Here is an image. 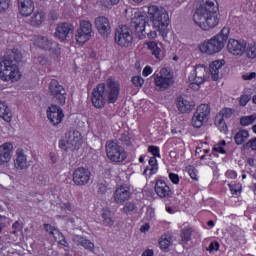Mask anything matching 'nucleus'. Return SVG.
I'll return each mask as SVG.
<instances>
[{
	"mask_svg": "<svg viewBox=\"0 0 256 256\" xmlns=\"http://www.w3.org/2000/svg\"><path fill=\"white\" fill-rule=\"evenodd\" d=\"M228 177H230V179H235L237 177V172L230 170L227 172L226 174Z\"/></svg>",
	"mask_w": 256,
	"mask_h": 256,
	"instance_id": "62",
	"label": "nucleus"
},
{
	"mask_svg": "<svg viewBox=\"0 0 256 256\" xmlns=\"http://www.w3.org/2000/svg\"><path fill=\"white\" fill-rule=\"evenodd\" d=\"M50 160L52 163H57V157H55V154L50 153Z\"/></svg>",
	"mask_w": 256,
	"mask_h": 256,
	"instance_id": "64",
	"label": "nucleus"
},
{
	"mask_svg": "<svg viewBox=\"0 0 256 256\" xmlns=\"http://www.w3.org/2000/svg\"><path fill=\"white\" fill-rule=\"evenodd\" d=\"M169 179H170V181H172V183H174V185H179V175H177L175 173H170Z\"/></svg>",
	"mask_w": 256,
	"mask_h": 256,
	"instance_id": "54",
	"label": "nucleus"
},
{
	"mask_svg": "<svg viewBox=\"0 0 256 256\" xmlns=\"http://www.w3.org/2000/svg\"><path fill=\"white\" fill-rule=\"evenodd\" d=\"M150 227H151V226H149V223H146V224H144V225L141 226L140 231H141L142 233H147V231H149Z\"/></svg>",
	"mask_w": 256,
	"mask_h": 256,
	"instance_id": "61",
	"label": "nucleus"
},
{
	"mask_svg": "<svg viewBox=\"0 0 256 256\" xmlns=\"http://www.w3.org/2000/svg\"><path fill=\"white\" fill-rule=\"evenodd\" d=\"M217 11H219L217 0H201L200 7L193 15V21L204 31H209L219 25Z\"/></svg>",
	"mask_w": 256,
	"mask_h": 256,
	"instance_id": "2",
	"label": "nucleus"
},
{
	"mask_svg": "<svg viewBox=\"0 0 256 256\" xmlns=\"http://www.w3.org/2000/svg\"><path fill=\"white\" fill-rule=\"evenodd\" d=\"M72 241L75 243V245H81V247H84V249H87V251H93V249H95V244H93V242L90 240L85 239L83 236L74 235L72 237Z\"/></svg>",
	"mask_w": 256,
	"mask_h": 256,
	"instance_id": "25",
	"label": "nucleus"
},
{
	"mask_svg": "<svg viewBox=\"0 0 256 256\" xmlns=\"http://www.w3.org/2000/svg\"><path fill=\"white\" fill-rule=\"evenodd\" d=\"M157 91H167L173 85V72L167 68H162L160 72L153 75Z\"/></svg>",
	"mask_w": 256,
	"mask_h": 256,
	"instance_id": "6",
	"label": "nucleus"
},
{
	"mask_svg": "<svg viewBox=\"0 0 256 256\" xmlns=\"http://www.w3.org/2000/svg\"><path fill=\"white\" fill-rule=\"evenodd\" d=\"M75 27L69 22H61L55 28L54 37L59 39L61 43H65L73 35Z\"/></svg>",
	"mask_w": 256,
	"mask_h": 256,
	"instance_id": "12",
	"label": "nucleus"
},
{
	"mask_svg": "<svg viewBox=\"0 0 256 256\" xmlns=\"http://www.w3.org/2000/svg\"><path fill=\"white\" fill-rule=\"evenodd\" d=\"M137 211H139V208L135 202H127L122 209V212L125 213V215H135Z\"/></svg>",
	"mask_w": 256,
	"mask_h": 256,
	"instance_id": "32",
	"label": "nucleus"
},
{
	"mask_svg": "<svg viewBox=\"0 0 256 256\" xmlns=\"http://www.w3.org/2000/svg\"><path fill=\"white\" fill-rule=\"evenodd\" d=\"M113 198L117 205H122L125 201H129L131 199V187L127 184L118 186L114 192Z\"/></svg>",
	"mask_w": 256,
	"mask_h": 256,
	"instance_id": "16",
	"label": "nucleus"
},
{
	"mask_svg": "<svg viewBox=\"0 0 256 256\" xmlns=\"http://www.w3.org/2000/svg\"><path fill=\"white\" fill-rule=\"evenodd\" d=\"M59 147L60 149H69V147L67 146V138L65 140H60Z\"/></svg>",
	"mask_w": 256,
	"mask_h": 256,
	"instance_id": "60",
	"label": "nucleus"
},
{
	"mask_svg": "<svg viewBox=\"0 0 256 256\" xmlns=\"http://www.w3.org/2000/svg\"><path fill=\"white\" fill-rule=\"evenodd\" d=\"M247 103H249V96H241L240 97V105H242V107H245V105H247Z\"/></svg>",
	"mask_w": 256,
	"mask_h": 256,
	"instance_id": "59",
	"label": "nucleus"
},
{
	"mask_svg": "<svg viewBox=\"0 0 256 256\" xmlns=\"http://www.w3.org/2000/svg\"><path fill=\"white\" fill-rule=\"evenodd\" d=\"M47 113L48 119L53 125H59V123L63 121V117H65L63 109L57 106V104H52L51 107L48 108Z\"/></svg>",
	"mask_w": 256,
	"mask_h": 256,
	"instance_id": "18",
	"label": "nucleus"
},
{
	"mask_svg": "<svg viewBox=\"0 0 256 256\" xmlns=\"http://www.w3.org/2000/svg\"><path fill=\"white\" fill-rule=\"evenodd\" d=\"M173 240V237L171 234H164L161 236L159 240L160 249H163L164 251L169 249L171 246V241Z\"/></svg>",
	"mask_w": 256,
	"mask_h": 256,
	"instance_id": "31",
	"label": "nucleus"
},
{
	"mask_svg": "<svg viewBox=\"0 0 256 256\" xmlns=\"http://www.w3.org/2000/svg\"><path fill=\"white\" fill-rule=\"evenodd\" d=\"M132 83L135 85V87H143V83H145V80H143V77L141 76H134L132 78Z\"/></svg>",
	"mask_w": 256,
	"mask_h": 256,
	"instance_id": "45",
	"label": "nucleus"
},
{
	"mask_svg": "<svg viewBox=\"0 0 256 256\" xmlns=\"http://www.w3.org/2000/svg\"><path fill=\"white\" fill-rule=\"evenodd\" d=\"M43 21H45V13L36 12L32 15V17L30 18L28 23L32 27H39V25H41V23H43Z\"/></svg>",
	"mask_w": 256,
	"mask_h": 256,
	"instance_id": "26",
	"label": "nucleus"
},
{
	"mask_svg": "<svg viewBox=\"0 0 256 256\" xmlns=\"http://www.w3.org/2000/svg\"><path fill=\"white\" fill-rule=\"evenodd\" d=\"M229 189L232 195H237L241 191V184H229Z\"/></svg>",
	"mask_w": 256,
	"mask_h": 256,
	"instance_id": "47",
	"label": "nucleus"
},
{
	"mask_svg": "<svg viewBox=\"0 0 256 256\" xmlns=\"http://www.w3.org/2000/svg\"><path fill=\"white\" fill-rule=\"evenodd\" d=\"M11 0H0V13L9 9V3Z\"/></svg>",
	"mask_w": 256,
	"mask_h": 256,
	"instance_id": "50",
	"label": "nucleus"
},
{
	"mask_svg": "<svg viewBox=\"0 0 256 256\" xmlns=\"http://www.w3.org/2000/svg\"><path fill=\"white\" fill-rule=\"evenodd\" d=\"M121 93V84L112 78H108L105 83L98 84L92 91L91 101L96 109H103L105 103H117Z\"/></svg>",
	"mask_w": 256,
	"mask_h": 256,
	"instance_id": "1",
	"label": "nucleus"
},
{
	"mask_svg": "<svg viewBox=\"0 0 256 256\" xmlns=\"http://www.w3.org/2000/svg\"><path fill=\"white\" fill-rule=\"evenodd\" d=\"M78 31H83L84 33H88V35H91V33H93V24L87 20H81Z\"/></svg>",
	"mask_w": 256,
	"mask_h": 256,
	"instance_id": "37",
	"label": "nucleus"
},
{
	"mask_svg": "<svg viewBox=\"0 0 256 256\" xmlns=\"http://www.w3.org/2000/svg\"><path fill=\"white\" fill-rule=\"evenodd\" d=\"M120 141H122V143H124V145H127L128 147H130L131 145V137L129 136L128 132H125L122 134Z\"/></svg>",
	"mask_w": 256,
	"mask_h": 256,
	"instance_id": "46",
	"label": "nucleus"
},
{
	"mask_svg": "<svg viewBox=\"0 0 256 256\" xmlns=\"http://www.w3.org/2000/svg\"><path fill=\"white\" fill-rule=\"evenodd\" d=\"M23 62V54L19 49H8L2 61H0V79L7 81L11 79L12 81H17L21 75L19 74V63Z\"/></svg>",
	"mask_w": 256,
	"mask_h": 256,
	"instance_id": "3",
	"label": "nucleus"
},
{
	"mask_svg": "<svg viewBox=\"0 0 256 256\" xmlns=\"http://www.w3.org/2000/svg\"><path fill=\"white\" fill-rule=\"evenodd\" d=\"M94 25L101 37L104 39H108L109 35H111V22L109 18L105 16H98L94 20Z\"/></svg>",
	"mask_w": 256,
	"mask_h": 256,
	"instance_id": "13",
	"label": "nucleus"
},
{
	"mask_svg": "<svg viewBox=\"0 0 256 256\" xmlns=\"http://www.w3.org/2000/svg\"><path fill=\"white\" fill-rule=\"evenodd\" d=\"M145 25H147L145 16L135 14L131 22V27L133 28L134 35H136L138 39H145Z\"/></svg>",
	"mask_w": 256,
	"mask_h": 256,
	"instance_id": "14",
	"label": "nucleus"
},
{
	"mask_svg": "<svg viewBox=\"0 0 256 256\" xmlns=\"http://www.w3.org/2000/svg\"><path fill=\"white\" fill-rule=\"evenodd\" d=\"M49 94L53 101L58 105L63 106L67 102V92L65 91V87H63V85L56 79H52L49 83Z\"/></svg>",
	"mask_w": 256,
	"mask_h": 256,
	"instance_id": "9",
	"label": "nucleus"
},
{
	"mask_svg": "<svg viewBox=\"0 0 256 256\" xmlns=\"http://www.w3.org/2000/svg\"><path fill=\"white\" fill-rule=\"evenodd\" d=\"M191 233H193L191 228L183 229L182 230V232H181V239H182L183 243H189V241L191 239Z\"/></svg>",
	"mask_w": 256,
	"mask_h": 256,
	"instance_id": "41",
	"label": "nucleus"
},
{
	"mask_svg": "<svg viewBox=\"0 0 256 256\" xmlns=\"http://www.w3.org/2000/svg\"><path fill=\"white\" fill-rule=\"evenodd\" d=\"M246 55L249 59H255L256 57V44H250L245 49Z\"/></svg>",
	"mask_w": 256,
	"mask_h": 256,
	"instance_id": "40",
	"label": "nucleus"
},
{
	"mask_svg": "<svg viewBox=\"0 0 256 256\" xmlns=\"http://www.w3.org/2000/svg\"><path fill=\"white\" fill-rule=\"evenodd\" d=\"M209 115H211V107L209 104L199 105L192 117L193 127H196L197 129L203 127V123L209 121Z\"/></svg>",
	"mask_w": 256,
	"mask_h": 256,
	"instance_id": "10",
	"label": "nucleus"
},
{
	"mask_svg": "<svg viewBox=\"0 0 256 256\" xmlns=\"http://www.w3.org/2000/svg\"><path fill=\"white\" fill-rule=\"evenodd\" d=\"M247 139H249V131L247 130H241L237 132L234 136V141L236 145H243V143H245Z\"/></svg>",
	"mask_w": 256,
	"mask_h": 256,
	"instance_id": "29",
	"label": "nucleus"
},
{
	"mask_svg": "<svg viewBox=\"0 0 256 256\" xmlns=\"http://www.w3.org/2000/svg\"><path fill=\"white\" fill-rule=\"evenodd\" d=\"M215 125L218 127L219 131L227 133V124L225 123V118L222 115L217 114L215 117Z\"/></svg>",
	"mask_w": 256,
	"mask_h": 256,
	"instance_id": "35",
	"label": "nucleus"
},
{
	"mask_svg": "<svg viewBox=\"0 0 256 256\" xmlns=\"http://www.w3.org/2000/svg\"><path fill=\"white\" fill-rule=\"evenodd\" d=\"M149 165H150V168H149V171H150V175H155V173H157V158L155 157H151L149 159Z\"/></svg>",
	"mask_w": 256,
	"mask_h": 256,
	"instance_id": "42",
	"label": "nucleus"
},
{
	"mask_svg": "<svg viewBox=\"0 0 256 256\" xmlns=\"http://www.w3.org/2000/svg\"><path fill=\"white\" fill-rule=\"evenodd\" d=\"M142 256H153V250H146V251H144Z\"/></svg>",
	"mask_w": 256,
	"mask_h": 256,
	"instance_id": "63",
	"label": "nucleus"
},
{
	"mask_svg": "<svg viewBox=\"0 0 256 256\" xmlns=\"http://www.w3.org/2000/svg\"><path fill=\"white\" fill-rule=\"evenodd\" d=\"M187 172L189 173L191 179H194L195 181H197V174L195 173V167L193 166L187 167Z\"/></svg>",
	"mask_w": 256,
	"mask_h": 256,
	"instance_id": "53",
	"label": "nucleus"
},
{
	"mask_svg": "<svg viewBox=\"0 0 256 256\" xmlns=\"http://www.w3.org/2000/svg\"><path fill=\"white\" fill-rule=\"evenodd\" d=\"M151 73H153V68H151V66H146L142 72V75L144 77H149V75H151Z\"/></svg>",
	"mask_w": 256,
	"mask_h": 256,
	"instance_id": "56",
	"label": "nucleus"
},
{
	"mask_svg": "<svg viewBox=\"0 0 256 256\" xmlns=\"http://www.w3.org/2000/svg\"><path fill=\"white\" fill-rule=\"evenodd\" d=\"M225 145H227V142H225V140L220 141L218 144H216L213 148V151H215L216 153H221L222 155H225Z\"/></svg>",
	"mask_w": 256,
	"mask_h": 256,
	"instance_id": "43",
	"label": "nucleus"
},
{
	"mask_svg": "<svg viewBox=\"0 0 256 256\" xmlns=\"http://www.w3.org/2000/svg\"><path fill=\"white\" fill-rule=\"evenodd\" d=\"M18 10L22 17H29L35 11V3L33 0H17Z\"/></svg>",
	"mask_w": 256,
	"mask_h": 256,
	"instance_id": "20",
	"label": "nucleus"
},
{
	"mask_svg": "<svg viewBox=\"0 0 256 256\" xmlns=\"http://www.w3.org/2000/svg\"><path fill=\"white\" fill-rule=\"evenodd\" d=\"M256 120V115L252 114L250 116H243L240 118V124L243 127H247L248 125H253V123H255Z\"/></svg>",
	"mask_w": 256,
	"mask_h": 256,
	"instance_id": "38",
	"label": "nucleus"
},
{
	"mask_svg": "<svg viewBox=\"0 0 256 256\" xmlns=\"http://www.w3.org/2000/svg\"><path fill=\"white\" fill-rule=\"evenodd\" d=\"M194 76L189 77V81H192L190 84L191 89H199V85L207 81L209 71L205 65H196L194 69Z\"/></svg>",
	"mask_w": 256,
	"mask_h": 256,
	"instance_id": "11",
	"label": "nucleus"
},
{
	"mask_svg": "<svg viewBox=\"0 0 256 256\" xmlns=\"http://www.w3.org/2000/svg\"><path fill=\"white\" fill-rule=\"evenodd\" d=\"M148 49H150L152 55H154L156 59H161L163 57V55H161V49L159 47V44H157V42L150 41L148 43Z\"/></svg>",
	"mask_w": 256,
	"mask_h": 256,
	"instance_id": "33",
	"label": "nucleus"
},
{
	"mask_svg": "<svg viewBox=\"0 0 256 256\" xmlns=\"http://www.w3.org/2000/svg\"><path fill=\"white\" fill-rule=\"evenodd\" d=\"M229 33H231V29L224 27L219 34L208 41H204L199 47L201 53H207V55L219 53L225 47V43L229 39Z\"/></svg>",
	"mask_w": 256,
	"mask_h": 256,
	"instance_id": "5",
	"label": "nucleus"
},
{
	"mask_svg": "<svg viewBox=\"0 0 256 256\" xmlns=\"http://www.w3.org/2000/svg\"><path fill=\"white\" fill-rule=\"evenodd\" d=\"M177 107L181 111V113H187V111H191V102L183 97H178Z\"/></svg>",
	"mask_w": 256,
	"mask_h": 256,
	"instance_id": "28",
	"label": "nucleus"
},
{
	"mask_svg": "<svg viewBox=\"0 0 256 256\" xmlns=\"http://www.w3.org/2000/svg\"><path fill=\"white\" fill-rule=\"evenodd\" d=\"M146 17L148 21H150L153 29L147 34L148 39H155L157 37V31L160 32L162 36L167 35L169 13L165 8L155 5L149 6Z\"/></svg>",
	"mask_w": 256,
	"mask_h": 256,
	"instance_id": "4",
	"label": "nucleus"
},
{
	"mask_svg": "<svg viewBox=\"0 0 256 256\" xmlns=\"http://www.w3.org/2000/svg\"><path fill=\"white\" fill-rule=\"evenodd\" d=\"M0 117L6 121V123H10L11 121V111L9 110V107L5 105V103L0 102Z\"/></svg>",
	"mask_w": 256,
	"mask_h": 256,
	"instance_id": "30",
	"label": "nucleus"
},
{
	"mask_svg": "<svg viewBox=\"0 0 256 256\" xmlns=\"http://www.w3.org/2000/svg\"><path fill=\"white\" fill-rule=\"evenodd\" d=\"M61 209H63L64 211H73V206L71 205L70 202H67V203L61 204Z\"/></svg>",
	"mask_w": 256,
	"mask_h": 256,
	"instance_id": "57",
	"label": "nucleus"
},
{
	"mask_svg": "<svg viewBox=\"0 0 256 256\" xmlns=\"http://www.w3.org/2000/svg\"><path fill=\"white\" fill-rule=\"evenodd\" d=\"M101 217L103 225H106L107 227H111L113 225V219H111V211L103 209Z\"/></svg>",
	"mask_w": 256,
	"mask_h": 256,
	"instance_id": "36",
	"label": "nucleus"
},
{
	"mask_svg": "<svg viewBox=\"0 0 256 256\" xmlns=\"http://www.w3.org/2000/svg\"><path fill=\"white\" fill-rule=\"evenodd\" d=\"M23 229V226H21V223L19 221L14 222L12 225V233L13 235H16L18 231H21Z\"/></svg>",
	"mask_w": 256,
	"mask_h": 256,
	"instance_id": "51",
	"label": "nucleus"
},
{
	"mask_svg": "<svg viewBox=\"0 0 256 256\" xmlns=\"http://www.w3.org/2000/svg\"><path fill=\"white\" fill-rule=\"evenodd\" d=\"M91 179V171L84 167H79L73 172V183L76 185L83 187V185H87L89 180Z\"/></svg>",
	"mask_w": 256,
	"mask_h": 256,
	"instance_id": "15",
	"label": "nucleus"
},
{
	"mask_svg": "<svg viewBox=\"0 0 256 256\" xmlns=\"http://www.w3.org/2000/svg\"><path fill=\"white\" fill-rule=\"evenodd\" d=\"M208 251H210V253L213 251H219V242H211Z\"/></svg>",
	"mask_w": 256,
	"mask_h": 256,
	"instance_id": "55",
	"label": "nucleus"
},
{
	"mask_svg": "<svg viewBox=\"0 0 256 256\" xmlns=\"http://www.w3.org/2000/svg\"><path fill=\"white\" fill-rule=\"evenodd\" d=\"M148 151H149V153H152V155H154V157H160L159 147H157V146H149L148 147Z\"/></svg>",
	"mask_w": 256,
	"mask_h": 256,
	"instance_id": "52",
	"label": "nucleus"
},
{
	"mask_svg": "<svg viewBox=\"0 0 256 256\" xmlns=\"http://www.w3.org/2000/svg\"><path fill=\"white\" fill-rule=\"evenodd\" d=\"M244 147L246 149H252V151H256V138L250 139Z\"/></svg>",
	"mask_w": 256,
	"mask_h": 256,
	"instance_id": "48",
	"label": "nucleus"
},
{
	"mask_svg": "<svg viewBox=\"0 0 256 256\" xmlns=\"http://www.w3.org/2000/svg\"><path fill=\"white\" fill-rule=\"evenodd\" d=\"M13 151V144L4 143L0 146V165H5L11 161V153Z\"/></svg>",
	"mask_w": 256,
	"mask_h": 256,
	"instance_id": "21",
	"label": "nucleus"
},
{
	"mask_svg": "<svg viewBox=\"0 0 256 256\" xmlns=\"http://www.w3.org/2000/svg\"><path fill=\"white\" fill-rule=\"evenodd\" d=\"M14 165L17 169L23 170L29 167V162H27V155L23 149H18L16 151V159L14 160Z\"/></svg>",
	"mask_w": 256,
	"mask_h": 256,
	"instance_id": "22",
	"label": "nucleus"
},
{
	"mask_svg": "<svg viewBox=\"0 0 256 256\" xmlns=\"http://www.w3.org/2000/svg\"><path fill=\"white\" fill-rule=\"evenodd\" d=\"M218 115H221L224 119H229L233 115V110H231V108H224L218 113Z\"/></svg>",
	"mask_w": 256,
	"mask_h": 256,
	"instance_id": "44",
	"label": "nucleus"
},
{
	"mask_svg": "<svg viewBox=\"0 0 256 256\" xmlns=\"http://www.w3.org/2000/svg\"><path fill=\"white\" fill-rule=\"evenodd\" d=\"M44 229L47 231V233H50V235H55V233H59L55 227H53L51 224H44Z\"/></svg>",
	"mask_w": 256,
	"mask_h": 256,
	"instance_id": "49",
	"label": "nucleus"
},
{
	"mask_svg": "<svg viewBox=\"0 0 256 256\" xmlns=\"http://www.w3.org/2000/svg\"><path fill=\"white\" fill-rule=\"evenodd\" d=\"M114 41L119 47H131L133 43V30L127 25H120L116 28Z\"/></svg>",
	"mask_w": 256,
	"mask_h": 256,
	"instance_id": "8",
	"label": "nucleus"
},
{
	"mask_svg": "<svg viewBox=\"0 0 256 256\" xmlns=\"http://www.w3.org/2000/svg\"><path fill=\"white\" fill-rule=\"evenodd\" d=\"M155 192L161 199H165V197H169L171 195V188L167 186V183L163 180H158L155 184Z\"/></svg>",
	"mask_w": 256,
	"mask_h": 256,
	"instance_id": "23",
	"label": "nucleus"
},
{
	"mask_svg": "<svg viewBox=\"0 0 256 256\" xmlns=\"http://www.w3.org/2000/svg\"><path fill=\"white\" fill-rule=\"evenodd\" d=\"M221 69H223L222 61L215 60L210 64L209 73L212 81H219V79L221 78V76L219 75Z\"/></svg>",
	"mask_w": 256,
	"mask_h": 256,
	"instance_id": "24",
	"label": "nucleus"
},
{
	"mask_svg": "<svg viewBox=\"0 0 256 256\" xmlns=\"http://www.w3.org/2000/svg\"><path fill=\"white\" fill-rule=\"evenodd\" d=\"M91 39V34H88L87 32H83L82 30L77 29L76 33V41L80 45H84V43H87Z\"/></svg>",
	"mask_w": 256,
	"mask_h": 256,
	"instance_id": "34",
	"label": "nucleus"
},
{
	"mask_svg": "<svg viewBox=\"0 0 256 256\" xmlns=\"http://www.w3.org/2000/svg\"><path fill=\"white\" fill-rule=\"evenodd\" d=\"M106 155L108 159L114 163H121L127 159V152L125 151V148L115 141L106 142Z\"/></svg>",
	"mask_w": 256,
	"mask_h": 256,
	"instance_id": "7",
	"label": "nucleus"
},
{
	"mask_svg": "<svg viewBox=\"0 0 256 256\" xmlns=\"http://www.w3.org/2000/svg\"><path fill=\"white\" fill-rule=\"evenodd\" d=\"M245 49H247V44L245 41L230 39L227 44V50L232 55L241 56L245 53Z\"/></svg>",
	"mask_w": 256,
	"mask_h": 256,
	"instance_id": "17",
	"label": "nucleus"
},
{
	"mask_svg": "<svg viewBox=\"0 0 256 256\" xmlns=\"http://www.w3.org/2000/svg\"><path fill=\"white\" fill-rule=\"evenodd\" d=\"M97 187L100 195H106L108 191H111V187H109V183L107 182H100Z\"/></svg>",
	"mask_w": 256,
	"mask_h": 256,
	"instance_id": "39",
	"label": "nucleus"
},
{
	"mask_svg": "<svg viewBox=\"0 0 256 256\" xmlns=\"http://www.w3.org/2000/svg\"><path fill=\"white\" fill-rule=\"evenodd\" d=\"M255 77H256V73L255 72H251L249 74H244L243 75V79L245 81H251V79H255Z\"/></svg>",
	"mask_w": 256,
	"mask_h": 256,
	"instance_id": "58",
	"label": "nucleus"
},
{
	"mask_svg": "<svg viewBox=\"0 0 256 256\" xmlns=\"http://www.w3.org/2000/svg\"><path fill=\"white\" fill-rule=\"evenodd\" d=\"M37 44L40 49H45V51H49L53 47V42L46 36H39Z\"/></svg>",
	"mask_w": 256,
	"mask_h": 256,
	"instance_id": "27",
	"label": "nucleus"
},
{
	"mask_svg": "<svg viewBox=\"0 0 256 256\" xmlns=\"http://www.w3.org/2000/svg\"><path fill=\"white\" fill-rule=\"evenodd\" d=\"M66 145L69 149H79L81 147V133L77 130L66 132Z\"/></svg>",
	"mask_w": 256,
	"mask_h": 256,
	"instance_id": "19",
	"label": "nucleus"
}]
</instances>
